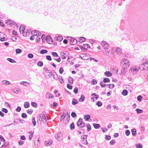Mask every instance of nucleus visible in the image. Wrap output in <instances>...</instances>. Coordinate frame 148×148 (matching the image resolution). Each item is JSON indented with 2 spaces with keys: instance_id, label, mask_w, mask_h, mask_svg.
<instances>
[{
  "instance_id": "f257e3e1",
  "label": "nucleus",
  "mask_w": 148,
  "mask_h": 148,
  "mask_svg": "<svg viewBox=\"0 0 148 148\" xmlns=\"http://www.w3.org/2000/svg\"><path fill=\"white\" fill-rule=\"evenodd\" d=\"M103 53L105 55H106L111 58H114L115 56L113 52L110 51V50L108 48L104 50L103 51Z\"/></svg>"
},
{
  "instance_id": "bb28decb",
  "label": "nucleus",
  "mask_w": 148,
  "mask_h": 148,
  "mask_svg": "<svg viewBox=\"0 0 148 148\" xmlns=\"http://www.w3.org/2000/svg\"><path fill=\"white\" fill-rule=\"evenodd\" d=\"M32 122L33 126H35L36 125V122L35 120V118L34 117H33L32 118Z\"/></svg>"
},
{
  "instance_id": "dca6fc26",
  "label": "nucleus",
  "mask_w": 148,
  "mask_h": 148,
  "mask_svg": "<svg viewBox=\"0 0 148 148\" xmlns=\"http://www.w3.org/2000/svg\"><path fill=\"white\" fill-rule=\"evenodd\" d=\"M34 132V131H32L31 132H29L28 133L30 134V135L29 136V140H31L33 136V134Z\"/></svg>"
},
{
  "instance_id": "052dcab7",
  "label": "nucleus",
  "mask_w": 148,
  "mask_h": 148,
  "mask_svg": "<svg viewBox=\"0 0 148 148\" xmlns=\"http://www.w3.org/2000/svg\"><path fill=\"white\" fill-rule=\"evenodd\" d=\"M125 134L126 136H128L130 134V132L129 130H127L125 131Z\"/></svg>"
},
{
  "instance_id": "aec40b11",
  "label": "nucleus",
  "mask_w": 148,
  "mask_h": 148,
  "mask_svg": "<svg viewBox=\"0 0 148 148\" xmlns=\"http://www.w3.org/2000/svg\"><path fill=\"white\" fill-rule=\"evenodd\" d=\"M131 132H132V135L133 136H135L136 135V130L134 128V129H132L131 130Z\"/></svg>"
},
{
  "instance_id": "72a5a7b5",
  "label": "nucleus",
  "mask_w": 148,
  "mask_h": 148,
  "mask_svg": "<svg viewBox=\"0 0 148 148\" xmlns=\"http://www.w3.org/2000/svg\"><path fill=\"white\" fill-rule=\"evenodd\" d=\"M66 115V114L65 113H64L61 116L60 119L61 120V121L63 120L65 118V117Z\"/></svg>"
},
{
  "instance_id": "423d86ee",
  "label": "nucleus",
  "mask_w": 148,
  "mask_h": 148,
  "mask_svg": "<svg viewBox=\"0 0 148 148\" xmlns=\"http://www.w3.org/2000/svg\"><path fill=\"white\" fill-rule=\"evenodd\" d=\"M46 78H50L53 75V73L50 71H48L46 72L44 74Z\"/></svg>"
},
{
  "instance_id": "79ce46f5",
  "label": "nucleus",
  "mask_w": 148,
  "mask_h": 148,
  "mask_svg": "<svg viewBox=\"0 0 148 148\" xmlns=\"http://www.w3.org/2000/svg\"><path fill=\"white\" fill-rule=\"evenodd\" d=\"M22 52L21 49H16V53L18 54L21 53Z\"/></svg>"
},
{
  "instance_id": "de8ad7c7",
  "label": "nucleus",
  "mask_w": 148,
  "mask_h": 148,
  "mask_svg": "<svg viewBox=\"0 0 148 148\" xmlns=\"http://www.w3.org/2000/svg\"><path fill=\"white\" fill-rule=\"evenodd\" d=\"M100 84L102 87H106V85H107V84H105L103 83V82L102 81L100 82Z\"/></svg>"
},
{
  "instance_id": "603ef678",
  "label": "nucleus",
  "mask_w": 148,
  "mask_h": 148,
  "mask_svg": "<svg viewBox=\"0 0 148 148\" xmlns=\"http://www.w3.org/2000/svg\"><path fill=\"white\" fill-rule=\"evenodd\" d=\"M71 116L73 118L76 117L77 116V115L75 112H73L71 113Z\"/></svg>"
},
{
  "instance_id": "9d476101",
  "label": "nucleus",
  "mask_w": 148,
  "mask_h": 148,
  "mask_svg": "<svg viewBox=\"0 0 148 148\" xmlns=\"http://www.w3.org/2000/svg\"><path fill=\"white\" fill-rule=\"evenodd\" d=\"M69 38H70V40L72 43L71 44V45H75L77 43V40L75 38H71V37H69Z\"/></svg>"
},
{
  "instance_id": "09e8293b",
  "label": "nucleus",
  "mask_w": 148,
  "mask_h": 148,
  "mask_svg": "<svg viewBox=\"0 0 148 148\" xmlns=\"http://www.w3.org/2000/svg\"><path fill=\"white\" fill-rule=\"evenodd\" d=\"M27 56L29 58H32L33 57V55L31 53H29L28 54Z\"/></svg>"
},
{
  "instance_id": "c756f323",
  "label": "nucleus",
  "mask_w": 148,
  "mask_h": 148,
  "mask_svg": "<svg viewBox=\"0 0 148 148\" xmlns=\"http://www.w3.org/2000/svg\"><path fill=\"white\" fill-rule=\"evenodd\" d=\"M136 110L138 114H140L142 113L143 112V110H142L140 109L139 108H137Z\"/></svg>"
},
{
  "instance_id": "4be33fe9",
  "label": "nucleus",
  "mask_w": 148,
  "mask_h": 148,
  "mask_svg": "<svg viewBox=\"0 0 148 148\" xmlns=\"http://www.w3.org/2000/svg\"><path fill=\"white\" fill-rule=\"evenodd\" d=\"M29 103L28 102H25L24 103V106L25 108H28L29 106Z\"/></svg>"
},
{
  "instance_id": "e2e57ef3",
  "label": "nucleus",
  "mask_w": 148,
  "mask_h": 148,
  "mask_svg": "<svg viewBox=\"0 0 148 148\" xmlns=\"http://www.w3.org/2000/svg\"><path fill=\"white\" fill-rule=\"evenodd\" d=\"M1 110L5 113H7L8 112V110L5 108H2Z\"/></svg>"
},
{
  "instance_id": "a18cd8bd",
  "label": "nucleus",
  "mask_w": 148,
  "mask_h": 148,
  "mask_svg": "<svg viewBox=\"0 0 148 148\" xmlns=\"http://www.w3.org/2000/svg\"><path fill=\"white\" fill-rule=\"evenodd\" d=\"M136 147L137 148H142L143 145L140 144H138L136 145Z\"/></svg>"
},
{
  "instance_id": "37998d69",
  "label": "nucleus",
  "mask_w": 148,
  "mask_h": 148,
  "mask_svg": "<svg viewBox=\"0 0 148 148\" xmlns=\"http://www.w3.org/2000/svg\"><path fill=\"white\" fill-rule=\"evenodd\" d=\"M96 105L98 107H101V106H102V103L100 101H98L97 102Z\"/></svg>"
},
{
  "instance_id": "c85d7f7f",
  "label": "nucleus",
  "mask_w": 148,
  "mask_h": 148,
  "mask_svg": "<svg viewBox=\"0 0 148 148\" xmlns=\"http://www.w3.org/2000/svg\"><path fill=\"white\" fill-rule=\"evenodd\" d=\"M70 128L71 130H73L75 129V125L73 123H72L70 125Z\"/></svg>"
},
{
  "instance_id": "bf43d9fd",
  "label": "nucleus",
  "mask_w": 148,
  "mask_h": 148,
  "mask_svg": "<svg viewBox=\"0 0 148 148\" xmlns=\"http://www.w3.org/2000/svg\"><path fill=\"white\" fill-rule=\"evenodd\" d=\"M41 38L42 39L43 42L44 41H45V40L46 39V37H45V35L44 34L42 35L41 37Z\"/></svg>"
},
{
  "instance_id": "a19ab883",
  "label": "nucleus",
  "mask_w": 148,
  "mask_h": 148,
  "mask_svg": "<svg viewBox=\"0 0 148 148\" xmlns=\"http://www.w3.org/2000/svg\"><path fill=\"white\" fill-rule=\"evenodd\" d=\"M31 105L35 108H36L37 106V105L36 103L32 102L31 103Z\"/></svg>"
},
{
  "instance_id": "69168bd1",
  "label": "nucleus",
  "mask_w": 148,
  "mask_h": 148,
  "mask_svg": "<svg viewBox=\"0 0 148 148\" xmlns=\"http://www.w3.org/2000/svg\"><path fill=\"white\" fill-rule=\"evenodd\" d=\"M85 123L83 122H82L79 127H83L85 126Z\"/></svg>"
},
{
  "instance_id": "3c124183",
  "label": "nucleus",
  "mask_w": 148,
  "mask_h": 148,
  "mask_svg": "<svg viewBox=\"0 0 148 148\" xmlns=\"http://www.w3.org/2000/svg\"><path fill=\"white\" fill-rule=\"evenodd\" d=\"M91 96H95L96 97H94V98L96 99H97L99 98V95H97L95 93H93L92 94Z\"/></svg>"
},
{
  "instance_id": "4d7b16f0",
  "label": "nucleus",
  "mask_w": 148,
  "mask_h": 148,
  "mask_svg": "<svg viewBox=\"0 0 148 148\" xmlns=\"http://www.w3.org/2000/svg\"><path fill=\"white\" fill-rule=\"evenodd\" d=\"M46 58L49 61H51L52 60V58L50 56H46Z\"/></svg>"
},
{
  "instance_id": "a878e982",
  "label": "nucleus",
  "mask_w": 148,
  "mask_h": 148,
  "mask_svg": "<svg viewBox=\"0 0 148 148\" xmlns=\"http://www.w3.org/2000/svg\"><path fill=\"white\" fill-rule=\"evenodd\" d=\"M86 126L87 128V130L88 131H89L91 129V126L89 123H87L86 124Z\"/></svg>"
},
{
  "instance_id": "0e129e2a",
  "label": "nucleus",
  "mask_w": 148,
  "mask_h": 148,
  "mask_svg": "<svg viewBox=\"0 0 148 148\" xmlns=\"http://www.w3.org/2000/svg\"><path fill=\"white\" fill-rule=\"evenodd\" d=\"M115 141L114 140H112L110 142V144L111 145H113L115 143Z\"/></svg>"
},
{
  "instance_id": "cd10ccee",
  "label": "nucleus",
  "mask_w": 148,
  "mask_h": 148,
  "mask_svg": "<svg viewBox=\"0 0 148 148\" xmlns=\"http://www.w3.org/2000/svg\"><path fill=\"white\" fill-rule=\"evenodd\" d=\"M56 40L59 41H61L63 40V37L61 36H58L57 37Z\"/></svg>"
},
{
  "instance_id": "a211bd4d",
  "label": "nucleus",
  "mask_w": 148,
  "mask_h": 148,
  "mask_svg": "<svg viewBox=\"0 0 148 148\" xmlns=\"http://www.w3.org/2000/svg\"><path fill=\"white\" fill-rule=\"evenodd\" d=\"M85 99L84 96V95H82L81 97L79 99L78 101L79 102H83L84 100Z\"/></svg>"
},
{
  "instance_id": "f3484780",
  "label": "nucleus",
  "mask_w": 148,
  "mask_h": 148,
  "mask_svg": "<svg viewBox=\"0 0 148 148\" xmlns=\"http://www.w3.org/2000/svg\"><path fill=\"white\" fill-rule=\"evenodd\" d=\"M139 68L142 70H145L146 69H145L144 63L141 64L139 66Z\"/></svg>"
},
{
  "instance_id": "6e6552de",
  "label": "nucleus",
  "mask_w": 148,
  "mask_h": 148,
  "mask_svg": "<svg viewBox=\"0 0 148 148\" xmlns=\"http://www.w3.org/2000/svg\"><path fill=\"white\" fill-rule=\"evenodd\" d=\"M31 31L29 29L25 30L22 33L24 37H26L28 36L29 34Z\"/></svg>"
},
{
  "instance_id": "7c9ffc66",
  "label": "nucleus",
  "mask_w": 148,
  "mask_h": 148,
  "mask_svg": "<svg viewBox=\"0 0 148 148\" xmlns=\"http://www.w3.org/2000/svg\"><path fill=\"white\" fill-rule=\"evenodd\" d=\"M7 60L10 62L12 63H14L15 62H16L14 60L9 58H8Z\"/></svg>"
},
{
  "instance_id": "412c9836",
  "label": "nucleus",
  "mask_w": 148,
  "mask_h": 148,
  "mask_svg": "<svg viewBox=\"0 0 148 148\" xmlns=\"http://www.w3.org/2000/svg\"><path fill=\"white\" fill-rule=\"evenodd\" d=\"M82 119L80 118L79 119L78 121V122L77 123V124L78 126H79L81 123L82 122Z\"/></svg>"
},
{
  "instance_id": "f704fd0d",
  "label": "nucleus",
  "mask_w": 148,
  "mask_h": 148,
  "mask_svg": "<svg viewBox=\"0 0 148 148\" xmlns=\"http://www.w3.org/2000/svg\"><path fill=\"white\" fill-rule=\"evenodd\" d=\"M20 84H21L25 85L27 86V84H29V82H26L25 81H22L20 82Z\"/></svg>"
},
{
  "instance_id": "39448f33",
  "label": "nucleus",
  "mask_w": 148,
  "mask_h": 148,
  "mask_svg": "<svg viewBox=\"0 0 148 148\" xmlns=\"http://www.w3.org/2000/svg\"><path fill=\"white\" fill-rule=\"evenodd\" d=\"M139 69L136 67H132L130 70V72L133 74L136 73L138 71Z\"/></svg>"
},
{
  "instance_id": "393cba45",
  "label": "nucleus",
  "mask_w": 148,
  "mask_h": 148,
  "mask_svg": "<svg viewBox=\"0 0 148 148\" xmlns=\"http://www.w3.org/2000/svg\"><path fill=\"white\" fill-rule=\"evenodd\" d=\"M122 94L124 96H126L128 94V91L127 90L125 89L123 91Z\"/></svg>"
},
{
  "instance_id": "864d4df0",
  "label": "nucleus",
  "mask_w": 148,
  "mask_h": 148,
  "mask_svg": "<svg viewBox=\"0 0 148 148\" xmlns=\"http://www.w3.org/2000/svg\"><path fill=\"white\" fill-rule=\"evenodd\" d=\"M21 116L23 118H26L27 117V115L25 113H23L21 114Z\"/></svg>"
},
{
  "instance_id": "4468645a",
  "label": "nucleus",
  "mask_w": 148,
  "mask_h": 148,
  "mask_svg": "<svg viewBox=\"0 0 148 148\" xmlns=\"http://www.w3.org/2000/svg\"><path fill=\"white\" fill-rule=\"evenodd\" d=\"M143 62L144 63L145 66V67L147 69H148V62L147 60L146 59H143Z\"/></svg>"
},
{
  "instance_id": "774afa93",
  "label": "nucleus",
  "mask_w": 148,
  "mask_h": 148,
  "mask_svg": "<svg viewBox=\"0 0 148 148\" xmlns=\"http://www.w3.org/2000/svg\"><path fill=\"white\" fill-rule=\"evenodd\" d=\"M21 110V108L20 107H18L16 109V110L17 112H19Z\"/></svg>"
},
{
  "instance_id": "ddd939ff",
  "label": "nucleus",
  "mask_w": 148,
  "mask_h": 148,
  "mask_svg": "<svg viewBox=\"0 0 148 148\" xmlns=\"http://www.w3.org/2000/svg\"><path fill=\"white\" fill-rule=\"evenodd\" d=\"M25 26L24 25H21L19 28V32L21 33H22L25 30Z\"/></svg>"
},
{
  "instance_id": "8fccbe9b",
  "label": "nucleus",
  "mask_w": 148,
  "mask_h": 148,
  "mask_svg": "<svg viewBox=\"0 0 148 148\" xmlns=\"http://www.w3.org/2000/svg\"><path fill=\"white\" fill-rule=\"evenodd\" d=\"M68 81L69 83H73V79L71 77H69L68 79Z\"/></svg>"
},
{
  "instance_id": "4c0bfd02",
  "label": "nucleus",
  "mask_w": 148,
  "mask_h": 148,
  "mask_svg": "<svg viewBox=\"0 0 148 148\" xmlns=\"http://www.w3.org/2000/svg\"><path fill=\"white\" fill-rule=\"evenodd\" d=\"M37 64L39 66H42L43 65V63L41 61H39L38 62Z\"/></svg>"
},
{
  "instance_id": "58836bf2",
  "label": "nucleus",
  "mask_w": 148,
  "mask_h": 148,
  "mask_svg": "<svg viewBox=\"0 0 148 148\" xmlns=\"http://www.w3.org/2000/svg\"><path fill=\"white\" fill-rule=\"evenodd\" d=\"M31 34L33 36H36L37 35V30H33L31 32Z\"/></svg>"
},
{
  "instance_id": "9b49d317",
  "label": "nucleus",
  "mask_w": 148,
  "mask_h": 148,
  "mask_svg": "<svg viewBox=\"0 0 148 148\" xmlns=\"http://www.w3.org/2000/svg\"><path fill=\"white\" fill-rule=\"evenodd\" d=\"M53 143V141L51 139H50L49 141L46 140L45 142V144L47 146H50Z\"/></svg>"
},
{
  "instance_id": "5701e85b",
  "label": "nucleus",
  "mask_w": 148,
  "mask_h": 148,
  "mask_svg": "<svg viewBox=\"0 0 148 148\" xmlns=\"http://www.w3.org/2000/svg\"><path fill=\"white\" fill-rule=\"evenodd\" d=\"M78 103V102L77 100L75 98L73 99L72 102V104L73 105H75Z\"/></svg>"
},
{
  "instance_id": "473e14b6",
  "label": "nucleus",
  "mask_w": 148,
  "mask_h": 148,
  "mask_svg": "<svg viewBox=\"0 0 148 148\" xmlns=\"http://www.w3.org/2000/svg\"><path fill=\"white\" fill-rule=\"evenodd\" d=\"M93 125L95 129H97L100 127V125L98 124L94 123L93 124Z\"/></svg>"
},
{
  "instance_id": "0eeeda50",
  "label": "nucleus",
  "mask_w": 148,
  "mask_h": 148,
  "mask_svg": "<svg viewBox=\"0 0 148 148\" xmlns=\"http://www.w3.org/2000/svg\"><path fill=\"white\" fill-rule=\"evenodd\" d=\"M101 45L104 47V50L107 49L109 47L108 43L105 41H103L101 43Z\"/></svg>"
},
{
  "instance_id": "1a4fd4ad",
  "label": "nucleus",
  "mask_w": 148,
  "mask_h": 148,
  "mask_svg": "<svg viewBox=\"0 0 148 148\" xmlns=\"http://www.w3.org/2000/svg\"><path fill=\"white\" fill-rule=\"evenodd\" d=\"M46 40L47 42L49 44H51L53 42L52 38L51 36L49 35H48L46 36Z\"/></svg>"
},
{
  "instance_id": "5fc2aeb1",
  "label": "nucleus",
  "mask_w": 148,
  "mask_h": 148,
  "mask_svg": "<svg viewBox=\"0 0 148 148\" xmlns=\"http://www.w3.org/2000/svg\"><path fill=\"white\" fill-rule=\"evenodd\" d=\"M33 112V110L32 109H29L27 110V112L29 114H31Z\"/></svg>"
},
{
  "instance_id": "6e6d98bb",
  "label": "nucleus",
  "mask_w": 148,
  "mask_h": 148,
  "mask_svg": "<svg viewBox=\"0 0 148 148\" xmlns=\"http://www.w3.org/2000/svg\"><path fill=\"white\" fill-rule=\"evenodd\" d=\"M78 92V88L77 87L75 88L74 90V92L75 94H76Z\"/></svg>"
},
{
  "instance_id": "680f3d73",
  "label": "nucleus",
  "mask_w": 148,
  "mask_h": 148,
  "mask_svg": "<svg viewBox=\"0 0 148 148\" xmlns=\"http://www.w3.org/2000/svg\"><path fill=\"white\" fill-rule=\"evenodd\" d=\"M84 46L85 48H86L87 49L89 48L90 47V45L88 44H84Z\"/></svg>"
},
{
  "instance_id": "338daca9",
  "label": "nucleus",
  "mask_w": 148,
  "mask_h": 148,
  "mask_svg": "<svg viewBox=\"0 0 148 148\" xmlns=\"http://www.w3.org/2000/svg\"><path fill=\"white\" fill-rule=\"evenodd\" d=\"M67 87L70 89H71L72 88V86L69 84H67Z\"/></svg>"
},
{
  "instance_id": "b1692460",
  "label": "nucleus",
  "mask_w": 148,
  "mask_h": 148,
  "mask_svg": "<svg viewBox=\"0 0 148 148\" xmlns=\"http://www.w3.org/2000/svg\"><path fill=\"white\" fill-rule=\"evenodd\" d=\"M110 80L107 77L104 78L103 80V82L104 83L110 82Z\"/></svg>"
},
{
  "instance_id": "f03ea898",
  "label": "nucleus",
  "mask_w": 148,
  "mask_h": 148,
  "mask_svg": "<svg viewBox=\"0 0 148 148\" xmlns=\"http://www.w3.org/2000/svg\"><path fill=\"white\" fill-rule=\"evenodd\" d=\"M120 65L123 68L127 69L130 66V62L128 60L124 59L121 61Z\"/></svg>"
},
{
  "instance_id": "c9c22d12",
  "label": "nucleus",
  "mask_w": 148,
  "mask_h": 148,
  "mask_svg": "<svg viewBox=\"0 0 148 148\" xmlns=\"http://www.w3.org/2000/svg\"><path fill=\"white\" fill-rule=\"evenodd\" d=\"M47 96H49L48 97V98H50L53 97L52 95L49 92H47L46 94V96L47 97Z\"/></svg>"
},
{
  "instance_id": "2eb2a0df",
  "label": "nucleus",
  "mask_w": 148,
  "mask_h": 148,
  "mask_svg": "<svg viewBox=\"0 0 148 148\" xmlns=\"http://www.w3.org/2000/svg\"><path fill=\"white\" fill-rule=\"evenodd\" d=\"M127 69L125 68H123V67H122V69L121 70V75H125L126 73L127 72V71L126 70V69Z\"/></svg>"
},
{
  "instance_id": "c03bdc74",
  "label": "nucleus",
  "mask_w": 148,
  "mask_h": 148,
  "mask_svg": "<svg viewBox=\"0 0 148 148\" xmlns=\"http://www.w3.org/2000/svg\"><path fill=\"white\" fill-rule=\"evenodd\" d=\"M47 51L46 50H42L40 51V53L41 54H43L47 53Z\"/></svg>"
},
{
  "instance_id": "20e7f679",
  "label": "nucleus",
  "mask_w": 148,
  "mask_h": 148,
  "mask_svg": "<svg viewBox=\"0 0 148 148\" xmlns=\"http://www.w3.org/2000/svg\"><path fill=\"white\" fill-rule=\"evenodd\" d=\"M87 135H84V136H81V143L82 144H88V142L87 141Z\"/></svg>"
},
{
  "instance_id": "7ed1b4c3",
  "label": "nucleus",
  "mask_w": 148,
  "mask_h": 148,
  "mask_svg": "<svg viewBox=\"0 0 148 148\" xmlns=\"http://www.w3.org/2000/svg\"><path fill=\"white\" fill-rule=\"evenodd\" d=\"M55 137L56 139L59 141H60L62 140V134L61 132H59L55 135Z\"/></svg>"
},
{
  "instance_id": "e433bc0d",
  "label": "nucleus",
  "mask_w": 148,
  "mask_h": 148,
  "mask_svg": "<svg viewBox=\"0 0 148 148\" xmlns=\"http://www.w3.org/2000/svg\"><path fill=\"white\" fill-rule=\"evenodd\" d=\"M90 118V116L89 115H85L84 117V119H85L87 121Z\"/></svg>"
},
{
  "instance_id": "49530a36",
  "label": "nucleus",
  "mask_w": 148,
  "mask_h": 148,
  "mask_svg": "<svg viewBox=\"0 0 148 148\" xmlns=\"http://www.w3.org/2000/svg\"><path fill=\"white\" fill-rule=\"evenodd\" d=\"M52 55H53L54 57H59L58 54L57 53L55 52H52L51 53Z\"/></svg>"
},
{
  "instance_id": "13d9d810",
  "label": "nucleus",
  "mask_w": 148,
  "mask_h": 148,
  "mask_svg": "<svg viewBox=\"0 0 148 148\" xmlns=\"http://www.w3.org/2000/svg\"><path fill=\"white\" fill-rule=\"evenodd\" d=\"M142 97L141 96L139 95L137 97V99L138 101H141L142 99Z\"/></svg>"
},
{
  "instance_id": "2f4dec72",
  "label": "nucleus",
  "mask_w": 148,
  "mask_h": 148,
  "mask_svg": "<svg viewBox=\"0 0 148 148\" xmlns=\"http://www.w3.org/2000/svg\"><path fill=\"white\" fill-rule=\"evenodd\" d=\"M86 38L83 37H81L80 38V39L79 42H82L86 40Z\"/></svg>"
},
{
  "instance_id": "f8f14e48",
  "label": "nucleus",
  "mask_w": 148,
  "mask_h": 148,
  "mask_svg": "<svg viewBox=\"0 0 148 148\" xmlns=\"http://www.w3.org/2000/svg\"><path fill=\"white\" fill-rule=\"evenodd\" d=\"M116 51L117 53L119 55H121L123 53L122 50L118 47L116 48Z\"/></svg>"
},
{
  "instance_id": "ea45409f",
  "label": "nucleus",
  "mask_w": 148,
  "mask_h": 148,
  "mask_svg": "<svg viewBox=\"0 0 148 148\" xmlns=\"http://www.w3.org/2000/svg\"><path fill=\"white\" fill-rule=\"evenodd\" d=\"M107 85L108 86L109 88L110 89L113 88L114 86V85L112 84H107Z\"/></svg>"
},
{
  "instance_id": "6ab92c4d",
  "label": "nucleus",
  "mask_w": 148,
  "mask_h": 148,
  "mask_svg": "<svg viewBox=\"0 0 148 148\" xmlns=\"http://www.w3.org/2000/svg\"><path fill=\"white\" fill-rule=\"evenodd\" d=\"M105 75L109 77H110L112 76V73L109 71H107L105 72Z\"/></svg>"
}]
</instances>
